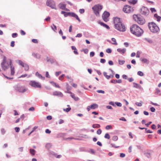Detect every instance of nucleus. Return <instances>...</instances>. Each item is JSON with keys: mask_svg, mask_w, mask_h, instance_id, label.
Wrapping results in <instances>:
<instances>
[{"mask_svg": "<svg viewBox=\"0 0 161 161\" xmlns=\"http://www.w3.org/2000/svg\"><path fill=\"white\" fill-rule=\"evenodd\" d=\"M2 68L4 70H6L9 67H10L11 75H13L15 73L14 67L13 66L12 61L10 59H7L6 57L4 56L2 62L1 64Z\"/></svg>", "mask_w": 161, "mask_h": 161, "instance_id": "1", "label": "nucleus"}, {"mask_svg": "<svg viewBox=\"0 0 161 161\" xmlns=\"http://www.w3.org/2000/svg\"><path fill=\"white\" fill-rule=\"evenodd\" d=\"M114 20L115 29L124 32L125 31L126 27L125 25L120 22L119 18L115 17Z\"/></svg>", "mask_w": 161, "mask_h": 161, "instance_id": "2", "label": "nucleus"}, {"mask_svg": "<svg viewBox=\"0 0 161 161\" xmlns=\"http://www.w3.org/2000/svg\"><path fill=\"white\" fill-rule=\"evenodd\" d=\"M131 32L136 36H140L143 32V31L136 25L134 24L130 28Z\"/></svg>", "mask_w": 161, "mask_h": 161, "instance_id": "3", "label": "nucleus"}, {"mask_svg": "<svg viewBox=\"0 0 161 161\" xmlns=\"http://www.w3.org/2000/svg\"><path fill=\"white\" fill-rule=\"evenodd\" d=\"M148 26L150 31L153 33H156L159 31V28L155 23L153 22L149 23Z\"/></svg>", "mask_w": 161, "mask_h": 161, "instance_id": "4", "label": "nucleus"}, {"mask_svg": "<svg viewBox=\"0 0 161 161\" xmlns=\"http://www.w3.org/2000/svg\"><path fill=\"white\" fill-rule=\"evenodd\" d=\"M133 16L135 20L140 25H142L145 22V19L140 15L134 14Z\"/></svg>", "mask_w": 161, "mask_h": 161, "instance_id": "5", "label": "nucleus"}, {"mask_svg": "<svg viewBox=\"0 0 161 161\" xmlns=\"http://www.w3.org/2000/svg\"><path fill=\"white\" fill-rule=\"evenodd\" d=\"M103 8V6L99 4L96 5L92 8L94 13L97 16H99V12Z\"/></svg>", "mask_w": 161, "mask_h": 161, "instance_id": "6", "label": "nucleus"}, {"mask_svg": "<svg viewBox=\"0 0 161 161\" xmlns=\"http://www.w3.org/2000/svg\"><path fill=\"white\" fill-rule=\"evenodd\" d=\"M149 10L146 7L143 6L141 9L140 13L143 15L147 16L149 14Z\"/></svg>", "mask_w": 161, "mask_h": 161, "instance_id": "7", "label": "nucleus"}, {"mask_svg": "<svg viewBox=\"0 0 161 161\" xmlns=\"http://www.w3.org/2000/svg\"><path fill=\"white\" fill-rule=\"evenodd\" d=\"M29 85L32 87L36 88H41V85L39 82H37L34 80L31 81L29 83Z\"/></svg>", "mask_w": 161, "mask_h": 161, "instance_id": "8", "label": "nucleus"}, {"mask_svg": "<svg viewBox=\"0 0 161 161\" xmlns=\"http://www.w3.org/2000/svg\"><path fill=\"white\" fill-rule=\"evenodd\" d=\"M46 4L51 8L56 9L55 6V3L53 0H47Z\"/></svg>", "mask_w": 161, "mask_h": 161, "instance_id": "9", "label": "nucleus"}, {"mask_svg": "<svg viewBox=\"0 0 161 161\" xmlns=\"http://www.w3.org/2000/svg\"><path fill=\"white\" fill-rule=\"evenodd\" d=\"M123 11L125 13H129L132 12L133 11V9L130 6L126 5L123 8Z\"/></svg>", "mask_w": 161, "mask_h": 161, "instance_id": "10", "label": "nucleus"}, {"mask_svg": "<svg viewBox=\"0 0 161 161\" xmlns=\"http://www.w3.org/2000/svg\"><path fill=\"white\" fill-rule=\"evenodd\" d=\"M110 15V13L106 11H105L103 14L102 18L106 22L108 21L109 20L108 17Z\"/></svg>", "mask_w": 161, "mask_h": 161, "instance_id": "11", "label": "nucleus"}, {"mask_svg": "<svg viewBox=\"0 0 161 161\" xmlns=\"http://www.w3.org/2000/svg\"><path fill=\"white\" fill-rule=\"evenodd\" d=\"M53 95L60 97H62L63 96V95L62 93L59 91H55L53 92Z\"/></svg>", "mask_w": 161, "mask_h": 161, "instance_id": "12", "label": "nucleus"}, {"mask_svg": "<svg viewBox=\"0 0 161 161\" xmlns=\"http://www.w3.org/2000/svg\"><path fill=\"white\" fill-rule=\"evenodd\" d=\"M18 90L20 92H25L27 89H26L24 86H19L18 88Z\"/></svg>", "mask_w": 161, "mask_h": 161, "instance_id": "13", "label": "nucleus"}, {"mask_svg": "<svg viewBox=\"0 0 161 161\" xmlns=\"http://www.w3.org/2000/svg\"><path fill=\"white\" fill-rule=\"evenodd\" d=\"M70 16L75 18L79 22H80V20L78 17V15L75 13L73 12H70Z\"/></svg>", "mask_w": 161, "mask_h": 161, "instance_id": "14", "label": "nucleus"}, {"mask_svg": "<svg viewBox=\"0 0 161 161\" xmlns=\"http://www.w3.org/2000/svg\"><path fill=\"white\" fill-rule=\"evenodd\" d=\"M66 6V4H65L64 3H61L58 5L59 8L62 10H64L65 9Z\"/></svg>", "mask_w": 161, "mask_h": 161, "instance_id": "15", "label": "nucleus"}, {"mask_svg": "<svg viewBox=\"0 0 161 161\" xmlns=\"http://www.w3.org/2000/svg\"><path fill=\"white\" fill-rule=\"evenodd\" d=\"M117 51L120 53L124 54L126 51V49L125 48H124L123 49H121V48H118L117 49Z\"/></svg>", "mask_w": 161, "mask_h": 161, "instance_id": "16", "label": "nucleus"}, {"mask_svg": "<svg viewBox=\"0 0 161 161\" xmlns=\"http://www.w3.org/2000/svg\"><path fill=\"white\" fill-rule=\"evenodd\" d=\"M98 23L100 24L101 25L105 27L107 29H109V27L108 25H107L104 23L103 22L99 21L98 22Z\"/></svg>", "mask_w": 161, "mask_h": 161, "instance_id": "17", "label": "nucleus"}, {"mask_svg": "<svg viewBox=\"0 0 161 161\" xmlns=\"http://www.w3.org/2000/svg\"><path fill=\"white\" fill-rule=\"evenodd\" d=\"M36 75L39 78L41 79L42 80H44L45 79L44 77L41 74H40L39 73H38V72H37L36 73Z\"/></svg>", "mask_w": 161, "mask_h": 161, "instance_id": "18", "label": "nucleus"}, {"mask_svg": "<svg viewBox=\"0 0 161 161\" xmlns=\"http://www.w3.org/2000/svg\"><path fill=\"white\" fill-rule=\"evenodd\" d=\"M47 62H50L51 64H53L56 62L55 60L53 59L47 57Z\"/></svg>", "mask_w": 161, "mask_h": 161, "instance_id": "19", "label": "nucleus"}, {"mask_svg": "<svg viewBox=\"0 0 161 161\" xmlns=\"http://www.w3.org/2000/svg\"><path fill=\"white\" fill-rule=\"evenodd\" d=\"M91 109H95L98 107V105L97 104L95 103H93L90 106Z\"/></svg>", "mask_w": 161, "mask_h": 161, "instance_id": "20", "label": "nucleus"}, {"mask_svg": "<svg viewBox=\"0 0 161 161\" xmlns=\"http://www.w3.org/2000/svg\"><path fill=\"white\" fill-rule=\"evenodd\" d=\"M16 62L19 65L22 66V67L24 66L25 63H24L22 61L20 60H17L16 61Z\"/></svg>", "mask_w": 161, "mask_h": 161, "instance_id": "21", "label": "nucleus"}, {"mask_svg": "<svg viewBox=\"0 0 161 161\" xmlns=\"http://www.w3.org/2000/svg\"><path fill=\"white\" fill-rule=\"evenodd\" d=\"M133 84L134 85L133 86L134 87L138 89H140L141 88V86L138 84L135 83V82H134Z\"/></svg>", "mask_w": 161, "mask_h": 161, "instance_id": "22", "label": "nucleus"}, {"mask_svg": "<svg viewBox=\"0 0 161 161\" xmlns=\"http://www.w3.org/2000/svg\"><path fill=\"white\" fill-rule=\"evenodd\" d=\"M144 40L150 44H152L153 42L152 40L150 38H145L144 39Z\"/></svg>", "mask_w": 161, "mask_h": 161, "instance_id": "23", "label": "nucleus"}, {"mask_svg": "<svg viewBox=\"0 0 161 161\" xmlns=\"http://www.w3.org/2000/svg\"><path fill=\"white\" fill-rule=\"evenodd\" d=\"M32 55L37 58L39 59L41 58L40 55L37 53H32Z\"/></svg>", "mask_w": 161, "mask_h": 161, "instance_id": "24", "label": "nucleus"}, {"mask_svg": "<svg viewBox=\"0 0 161 161\" xmlns=\"http://www.w3.org/2000/svg\"><path fill=\"white\" fill-rule=\"evenodd\" d=\"M50 83L53 86H55V87L58 88H60V86L58 85L55 82L53 81H51L50 82Z\"/></svg>", "mask_w": 161, "mask_h": 161, "instance_id": "25", "label": "nucleus"}, {"mask_svg": "<svg viewBox=\"0 0 161 161\" xmlns=\"http://www.w3.org/2000/svg\"><path fill=\"white\" fill-rule=\"evenodd\" d=\"M154 17L157 19V21H159L160 20L161 17L158 16L157 14H154Z\"/></svg>", "mask_w": 161, "mask_h": 161, "instance_id": "26", "label": "nucleus"}, {"mask_svg": "<svg viewBox=\"0 0 161 161\" xmlns=\"http://www.w3.org/2000/svg\"><path fill=\"white\" fill-rule=\"evenodd\" d=\"M137 2L136 0H130L129 1V2L130 4L134 5L136 4Z\"/></svg>", "mask_w": 161, "mask_h": 161, "instance_id": "27", "label": "nucleus"}, {"mask_svg": "<svg viewBox=\"0 0 161 161\" xmlns=\"http://www.w3.org/2000/svg\"><path fill=\"white\" fill-rule=\"evenodd\" d=\"M52 145L51 143H47L46 144L45 147L47 149H49L52 147Z\"/></svg>", "mask_w": 161, "mask_h": 161, "instance_id": "28", "label": "nucleus"}, {"mask_svg": "<svg viewBox=\"0 0 161 161\" xmlns=\"http://www.w3.org/2000/svg\"><path fill=\"white\" fill-rule=\"evenodd\" d=\"M23 67L24 68V69L25 71H28L29 69V66L26 64H25Z\"/></svg>", "mask_w": 161, "mask_h": 161, "instance_id": "29", "label": "nucleus"}, {"mask_svg": "<svg viewBox=\"0 0 161 161\" xmlns=\"http://www.w3.org/2000/svg\"><path fill=\"white\" fill-rule=\"evenodd\" d=\"M71 96L76 101H78L79 99V97H75L74 94L71 95Z\"/></svg>", "mask_w": 161, "mask_h": 161, "instance_id": "30", "label": "nucleus"}, {"mask_svg": "<svg viewBox=\"0 0 161 161\" xmlns=\"http://www.w3.org/2000/svg\"><path fill=\"white\" fill-rule=\"evenodd\" d=\"M30 153L32 155H34L35 154V151L34 149H30Z\"/></svg>", "mask_w": 161, "mask_h": 161, "instance_id": "31", "label": "nucleus"}, {"mask_svg": "<svg viewBox=\"0 0 161 161\" xmlns=\"http://www.w3.org/2000/svg\"><path fill=\"white\" fill-rule=\"evenodd\" d=\"M112 140L114 141H116L118 140V137L117 136H113L112 137Z\"/></svg>", "mask_w": 161, "mask_h": 161, "instance_id": "32", "label": "nucleus"}, {"mask_svg": "<svg viewBox=\"0 0 161 161\" xmlns=\"http://www.w3.org/2000/svg\"><path fill=\"white\" fill-rule=\"evenodd\" d=\"M111 40H112V41L113 42V43H112V44L114 45H117V43L116 42V40L114 38H112Z\"/></svg>", "mask_w": 161, "mask_h": 161, "instance_id": "33", "label": "nucleus"}, {"mask_svg": "<svg viewBox=\"0 0 161 161\" xmlns=\"http://www.w3.org/2000/svg\"><path fill=\"white\" fill-rule=\"evenodd\" d=\"M72 139H75L76 140H79L78 138H75L73 137H68V138H65L64 139V140H71Z\"/></svg>", "mask_w": 161, "mask_h": 161, "instance_id": "34", "label": "nucleus"}, {"mask_svg": "<svg viewBox=\"0 0 161 161\" xmlns=\"http://www.w3.org/2000/svg\"><path fill=\"white\" fill-rule=\"evenodd\" d=\"M92 127L94 128H99L100 127V125L98 124H93L92 125Z\"/></svg>", "mask_w": 161, "mask_h": 161, "instance_id": "35", "label": "nucleus"}, {"mask_svg": "<svg viewBox=\"0 0 161 161\" xmlns=\"http://www.w3.org/2000/svg\"><path fill=\"white\" fill-rule=\"evenodd\" d=\"M71 109V108L70 107H69L66 108H64L63 110L64 111H65L66 112H69L70 110Z\"/></svg>", "mask_w": 161, "mask_h": 161, "instance_id": "36", "label": "nucleus"}, {"mask_svg": "<svg viewBox=\"0 0 161 161\" xmlns=\"http://www.w3.org/2000/svg\"><path fill=\"white\" fill-rule=\"evenodd\" d=\"M137 75L139 76H142L144 75V73L141 71H139L137 72Z\"/></svg>", "mask_w": 161, "mask_h": 161, "instance_id": "37", "label": "nucleus"}, {"mask_svg": "<svg viewBox=\"0 0 161 161\" xmlns=\"http://www.w3.org/2000/svg\"><path fill=\"white\" fill-rule=\"evenodd\" d=\"M104 138L108 139H109L110 138V136L109 134L107 133H106L104 136Z\"/></svg>", "mask_w": 161, "mask_h": 161, "instance_id": "38", "label": "nucleus"}, {"mask_svg": "<svg viewBox=\"0 0 161 161\" xmlns=\"http://www.w3.org/2000/svg\"><path fill=\"white\" fill-rule=\"evenodd\" d=\"M140 60L142 61V62H143V63H144L147 62V61H148L147 60V59L145 58H141L140 59Z\"/></svg>", "mask_w": 161, "mask_h": 161, "instance_id": "39", "label": "nucleus"}, {"mask_svg": "<svg viewBox=\"0 0 161 161\" xmlns=\"http://www.w3.org/2000/svg\"><path fill=\"white\" fill-rule=\"evenodd\" d=\"M141 103L136 102V104L138 106L141 107L142 106V103H143L142 101H141Z\"/></svg>", "mask_w": 161, "mask_h": 161, "instance_id": "40", "label": "nucleus"}, {"mask_svg": "<svg viewBox=\"0 0 161 161\" xmlns=\"http://www.w3.org/2000/svg\"><path fill=\"white\" fill-rule=\"evenodd\" d=\"M125 63V61L124 60H119V63L120 65H123Z\"/></svg>", "mask_w": 161, "mask_h": 161, "instance_id": "41", "label": "nucleus"}, {"mask_svg": "<svg viewBox=\"0 0 161 161\" xmlns=\"http://www.w3.org/2000/svg\"><path fill=\"white\" fill-rule=\"evenodd\" d=\"M115 103L118 107H121L122 106V104L120 103L116 102Z\"/></svg>", "mask_w": 161, "mask_h": 161, "instance_id": "42", "label": "nucleus"}, {"mask_svg": "<svg viewBox=\"0 0 161 161\" xmlns=\"http://www.w3.org/2000/svg\"><path fill=\"white\" fill-rule=\"evenodd\" d=\"M18 36V34L17 33H13L12 34V36L13 38H15Z\"/></svg>", "mask_w": 161, "mask_h": 161, "instance_id": "43", "label": "nucleus"}, {"mask_svg": "<svg viewBox=\"0 0 161 161\" xmlns=\"http://www.w3.org/2000/svg\"><path fill=\"white\" fill-rule=\"evenodd\" d=\"M112 128V127L111 125H107L105 127L106 129L107 130L111 129Z\"/></svg>", "mask_w": 161, "mask_h": 161, "instance_id": "44", "label": "nucleus"}, {"mask_svg": "<svg viewBox=\"0 0 161 161\" xmlns=\"http://www.w3.org/2000/svg\"><path fill=\"white\" fill-rule=\"evenodd\" d=\"M14 130L16 132H18L20 130V128L18 127H16L14 128Z\"/></svg>", "mask_w": 161, "mask_h": 161, "instance_id": "45", "label": "nucleus"}, {"mask_svg": "<svg viewBox=\"0 0 161 161\" xmlns=\"http://www.w3.org/2000/svg\"><path fill=\"white\" fill-rule=\"evenodd\" d=\"M97 92L98 93H101L103 94H104L105 93V92L102 90H98L97 91Z\"/></svg>", "mask_w": 161, "mask_h": 161, "instance_id": "46", "label": "nucleus"}, {"mask_svg": "<svg viewBox=\"0 0 161 161\" xmlns=\"http://www.w3.org/2000/svg\"><path fill=\"white\" fill-rule=\"evenodd\" d=\"M115 103L114 102L111 101L109 103V104L112 105L114 106H116L115 105Z\"/></svg>", "mask_w": 161, "mask_h": 161, "instance_id": "47", "label": "nucleus"}, {"mask_svg": "<svg viewBox=\"0 0 161 161\" xmlns=\"http://www.w3.org/2000/svg\"><path fill=\"white\" fill-rule=\"evenodd\" d=\"M160 92V90L159 89L157 88L156 89V91L155 92V94H158Z\"/></svg>", "mask_w": 161, "mask_h": 161, "instance_id": "48", "label": "nucleus"}, {"mask_svg": "<svg viewBox=\"0 0 161 161\" xmlns=\"http://www.w3.org/2000/svg\"><path fill=\"white\" fill-rule=\"evenodd\" d=\"M102 133V130L100 129H98L97 132V133L98 135H100Z\"/></svg>", "mask_w": 161, "mask_h": 161, "instance_id": "49", "label": "nucleus"}, {"mask_svg": "<svg viewBox=\"0 0 161 161\" xmlns=\"http://www.w3.org/2000/svg\"><path fill=\"white\" fill-rule=\"evenodd\" d=\"M32 41L33 42L35 43H38V40L36 39H33L32 40Z\"/></svg>", "mask_w": 161, "mask_h": 161, "instance_id": "50", "label": "nucleus"}, {"mask_svg": "<svg viewBox=\"0 0 161 161\" xmlns=\"http://www.w3.org/2000/svg\"><path fill=\"white\" fill-rule=\"evenodd\" d=\"M111 83L114 84L117 83V80H111Z\"/></svg>", "mask_w": 161, "mask_h": 161, "instance_id": "51", "label": "nucleus"}, {"mask_svg": "<svg viewBox=\"0 0 161 161\" xmlns=\"http://www.w3.org/2000/svg\"><path fill=\"white\" fill-rule=\"evenodd\" d=\"M70 12H66L65 13L64 15L65 17H66L68 16H70Z\"/></svg>", "mask_w": 161, "mask_h": 161, "instance_id": "52", "label": "nucleus"}, {"mask_svg": "<svg viewBox=\"0 0 161 161\" xmlns=\"http://www.w3.org/2000/svg\"><path fill=\"white\" fill-rule=\"evenodd\" d=\"M100 62L104 64L106 62V60L102 58L100 59Z\"/></svg>", "mask_w": 161, "mask_h": 161, "instance_id": "53", "label": "nucleus"}, {"mask_svg": "<svg viewBox=\"0 0 161 161\" xmlns=\"http://www.w3.org/2000/svg\"><path fill=\"white\" fill-rule=\"evenodd\" d=\"M106 51L108 53H110L112 52V50L110 48H108L106 49Z\"/></svg>", "mask_w": 161, "mask_h": 161, "instance_id": "54", "label": "nucleus"}, {"mask_svg": "<svg viewBox=\"0 0 161 161\" xmlns=\"http://www.w3.org/2000/svg\"><path fill=\"white\" fill-rule=\"evenodd\" d=\"M82 36V34L81 33L78 34L75 36L76 37H80Z\"/></svg>", "mask_w": 161, "mask_h": 161, "instance_id": "55", "label": "nucleus"}, {"mask_svg": "<svg viewBox=\"0 0 161 161\" xmlns=\"http://www.w3.org/2000/svg\"><path fill=\"white\" fill-rule=\"evenodd\" d=\"M150 110L152 112H154L155 110V108L153 107H151L150 108Z\"/></svg>", "mask_w": 161, "mask_h": 161, "instance_id": "56", "label": "nucleus"}, {"mask_svg": "<svg viewBox=\"0 0 161 161\" xmlns=\"http://www.w3.org/2000/svg\"><path fill=\"white\" fill-rule=\"evenodd\" d=\"M85 10L84 9H80L79 10V12L81 14H83Z\"/></svg>", "mask_w": 161, "mask_h": 161, "instance_id": "57", "label": "nucleus"}, {"mask_svg": "<svg viewBox=\"0 0 161 161\" xmlns=\"http://www.w3.org/2000/svg\"><path fill=\"white\" fill-rule=\"evenodd\" d=\"M46 76L47 78H50V76L49 75L48 72L47 71L46 73Z\"/></svg>", "mask_w": 161, "mask_h": 161, "instance_id": "58", "label": "nucleus"}, {"mask_svg": "<svg viewBox=\"0 0 161 161\" xmlns=\"http://www.w3.org/2000/svg\"><path fill=\"white\" fill-rule=\"evenodd\" d=\"M90 152L92 154H94L95 153V152L93 149H90Z\"/></svg>", "mask_w": 161, "mask_h": 161, "instance_id": "59", "label": "nucleus"}, {"mask_svg": "<svg viewBox=\"0 0 161 161\" xmlns=\"http://www.w3.org/2000/svg\"><path fill=\"white\" fill-rule=\"evenodd\" d=\"M20 34L23 35H25V32L22 30L20 31Z\"/></svg>", "mask_w": 161, "mask_h": 161, "instance_id": "60", "label": "nucleus"}, {"mask_svg": "<svg viewBox=\"0 0 161 161\" xmlns=\"http://www.w3.org/2000/svg\"><path fill=\"white\" fill-rule=\"evenodd\" d=\"M125 154L123 153H120V156L121 158H124L125 156Z\"/></svg>", "mask_w": 161, "mask_h": 161, "instance_id": "61", "label": "nucleus"}, {"mask_svg": "<svg viewBox=\"0 0 161 161\" xmlns=\"http://www.w3.org/2000/svg\"><path fill=\"white\" fill-rule=\"evenodd\" d=\"M61 72L60 71H58V72H55V75L57 76H58L60 74H61Z\"/></svg>", "mask_w": 161, "mask_h": 161, "instance_id": "62", "label": "nucleus"}, {"mask_svg": "<svg viewBox=\"0 0 161 161\" xmlns=\"http://www.w3.org/2000/svg\"><path fill=\"white\" fill-rule=\"evenodd\" d=\"M83 51L85 53L87 54L88 53V50L87 49H83Z\"/></svg>", "mask_w": 161, "mask_h": 161, "instance_id": "63", "label": "nucleus"}, {"mask_svg": "<svg viewBox=\"0 0 161 161\" xmlns=\"http://www.w3.org/2000/svg\"><path fill=\"white\" fill-rule=\"evenodd\" d=\"M122 78L123 79H127V76L125 75H122Z\"/></svg>", "mask_w": 161, "mask_h": 161, "instance_id": "64", "label": "nucleus"}]
</instances>
